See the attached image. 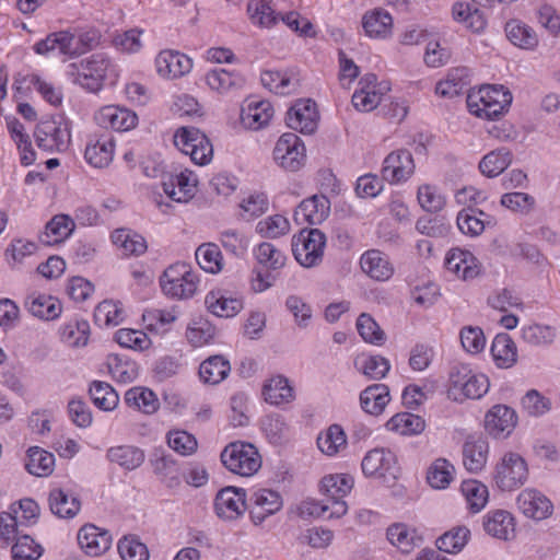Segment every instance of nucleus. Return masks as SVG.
<instances>
[{
  "label": "nucleus",
  "mask_w": 560,
  "mask_h": 560,
  "mask_svg": "<svg viewBox=\"0 0 560 560\" xmlns=\"http://www.w3.org/2000/svg\"><path fill=\"white\" fill-rule=\"evenodd\" d=\"M508 39L516 47L533 50L538 45L536 32L520 20H511L505 24Z\"/></svg>",
  "instance_id": "45"
},
{
  "label": "nucleus",
  "mask_w": 560,
  "mask_h": 560,
  "mask_svg": "<svg viewBox=\"0 0 560 560\" xmlns=\"http://www.w3.org/2000/svg\"><path fill=\"white\" fill-rule=\"evenodd\" d=\"M245 490L235 487L221 489L214 499V511L222 520H236L246 511Z\"/></svg>",
  "instance_id": "18"
},
{
  "label": "nucleus",
  "mask_w": 560,
  "mask_h": 560,
  "mask_svg": "<svg viewBox=\"0 0 560 560\" xmlns=\"http://www.w3.org/2000/svg\"><path fill=\"white\" fill-rule=\"evenodd\" d=\"M196 187L197 176L188 170L171 176L168 182L163 183L164 192L176 202H187L191 199Z\"/></svg>",
  "instance_id": "25"
},
{
  "label": "nucleus",
  "mask_w": 560,
  "mask_h": 560,
  "mask_svg": "<svg viewBox=\"0 0 560 560\" xmlns=\"http://www.w3.org/2000/svg\"><path fill=\"white\" fill-rule=\"evenodd\" d=\"M90 325L86 320L71 319L59 328L60 339L69 347L79 348L88 343Z\"/></svg>",
  "instance_id": "54"
},
{
  "label": "nucleus",
  "mask_w": 560,
  "mask_h": 560,
  "mask_svg": "<svg viewBox=\"0 0 560 560\" xmlns=\"http://www.w3.org/2000/svg\"><path fill=\"white\" fill-rule=\"evenodd\" d=\"M5 125L11 140L19 151L21 164L24 166L32 165L36 160V153L24 125L12 116L5 118Z\"/></svg>",
  "instance_id": "27"
},
{
  "label": "nucleus",
  "mask_w": 560,
  "mask_h": 560,
  "mask_svg": "<svg viewBox=\"0 0 560 560\" xmlns=\"http://www.w3.org/2000/svg\"><path fill=\"white\" fill-rule=\"evenodd\" d=\"M354 369L371 380H381L386 376L390 369L387 359L381 355L366 353L358 354L353 360Z\"/></svg>",
  "instance_id": "46"
},
{
  "label": "nucleus",
  "mask_w": 560,
  "mask_h": 560,
  "mask_svg": "<svg viewBox=\"0 0 560 560\" xmlns=\"http://www.w3.org/2000/svg\"><path fill=\"white\" fill-rule=\"evenodd\" d=\"M517 422L515 411L505 406H493L486 415L485 428L494 438H506L514 430Z\"/></svg>",
  "instance_id": "20"
},
{
  "label": "nucleus",
  "mask_w": 560,
  "mask_h": 560,
  "mask_svg": "<svg viewBox=\"0 0 560 560\" xmlns=\"http://www.w3.org/2000/svg\"><path fill=\"white\" fill-rule=\"evenodd\" d=\"M246 12L250 23L260 28L273 27L280 18L269 0H249Z\"/></svg>",
  "instance_id": "42"
},
{
  "label": "nucleus",
  "mask_w": 560,
  "mask_h": 560,
  "mask_svg": "<svg viewBox=\"0 0 560 560\" xmlns=\"http://www.w3.org/2000/svg\"><path fill=\"white\" fill-rule=\"evenodd\" d=\"M269 206L268 197L262 191H253L240 202L241 215L244 220H252L262 215Z\"/></svg>",
  "instance_id": "63"
},
{
  "label": "nucleus",
  "mask_w": 560,
  "mask_h": 560,
  "mask_svg": "<svg viewBox=\"0 0 560 560\" xmlns=\"http://www.w3.org/2000/svg\"><path fill=\"white\" fill-rule=\"evenodd\" d=\"M273 114L275 109L269 101L248 98L241 107L240 121L245 129L258 131L270 124Z\"/></svg>",
  "instance_id": "14"
},
{
  "label": "nucleus",
  "mask_w": 560,
  "mask_h": 560,
  "mask_svg": "<svg viewBox=\"0 0 560 560\" xmlns=\"http://www.w3.org/2000/svg\"><path fill=\"white\" fill-rule=\"evenodd\" d=\"M24 306L30 314L43 320L57 319L62 312V306L58 299L40 293L27 295Z\"/></svg>",
  "instance_id": "30"
},
{
  "label": "nucleus",
  "mask_w": 560,
  "mask_h": 560,
  "mask_svg": "<svg viewBox=\"0 0 560 560\" xmlns=\"http://www.w3.org/2000/svg\"><path fill=\"white\" fill-rule=\"evenodd\" d=\"M207 86L219 94H226L244 84L243 77L235 71L214 68L205 74Z\"/></svg>",
  "instance_id": "38"
},
{
  "label": "nucleus",
  "mask_w": 560,
  "mask_h": 560,
  "mask_svg": "<svg viewBox=\"0 0 560 560\" xmlns=\"http://www.w3.org/2000/svg\"><path fill=\"white\" fill-rule=\"evenodd\" d=\"M105 80V57L93 55L82 63L81 85L91 92H98L103 89Z\"/></svg>",
  "instance_id": "37"
},
{
  "label": "nucleus",
  "mask_w": 560,
  "mask_h": 560,
  "mask_svg": "<svg viewBox=\"0 0 560 560\" xmlns=\"http://www.w3.org/2000/svg\"><path fill=\"white\" fill-rule=\"evenodd\" d=\"M199 284V276L185 262H176L166 268L160 278L163 293L173 299L191 298Z\"/></svg>",
  "instance_id": "2"
},
{
  "label": "nucleus",
  "mask_w": 560,
  "mask_h": 560,
  "mask_svg": "<svg viewBox=\"0 0 560 560\" xmlns=\"http://www.w3.org/2000/svg\"><path fill=\"white\" fill-rule=\"evenodd\" d=\"M200 268L209 273H219L223 269V256L214 243L201 244L195 253Z\"/></svg>",
  "instance_id": "56"
},
{
  "label": "nucleus",
  "mask_w": 560,
  "mask_h": 560,
  "mask_svg": "<svg viewBox=\"0 0 560 560\" xmlns=\"http://www.w3.org/2000/svg\"><path fill=\"white\" fill-rule=\"evenodd\" d=\"M528 465L525 458L516 452H506L497 462L492 480L501 491H514L528 479Z\"/></svg>",
  "instance_id": "3"
},
{
  "label": "nucleus",
  "mask_w": 560,
  "mask_h": 560,
  "mask_svg": "<svg viewBox=\"0 0 560 560\" xmlns=\"http://www.w3.org/2000/svg\"><path fill=\"white\" fill-rule=\"evenodd\" d=\"M466 75L467 71L465 68L450 70L445 79L436 83L435 93L448 98L459 95L467 85Z\"/></svg>",
  "instance_id": "57"
},
{
  "label": "nucleus",
  "mask_w": 560,
  "mask_h": 560,
  "mask_svg": "<svg viewBox=\"0 0 560 560\" xmlns=\"http://www.w3.org/2000/svg\"><path fill=\"white\" fill-rule=\"evenodd\" d=\"M125 401L130 408L145 415H153L160 407L156 394L144 386L130 387L125 393Z\"/></svg>",
  "instance_id": "40"
},
{
  "label": "nucleus",
  "mask_w": 560,
  "mask_h": 560,
  "mask_svg": "<svg viewBox=\"0 0 560 560\" xmlns=\"http://www.w3.org/2000/svg\"><path fill=\"white\" fill-rule=\"evenodd\" d=\"M221 462L231 472L242 477H250L261 467V456L257 448L242 441L226 445L221 453Z\"/></svg>",
  "instance_id": "5"
},
{
  "label": "nucleus",
  "mask_w": 560,
  "mask_h": 560,
  "mask_svg": "<svg viewBox=\"0 0 560 560\" xmlns=\"http://www.w3.org/2000/svg\"><path fill=\"white\" fill-rule=\"evenodd\" d=\"M260 81L266 89L279 95L291 94L300 85L299 73L295 69L265 70L260 74Z\"/></svg>",
  "instance_id": "22"
},
{
  "label": "nucleus",
  "mask_w": 560,
  "mask_h": 560,
  "mask_svg": "<svg viewBox=\"0 0 560 560\" xmlns=\"http://www.w3.org/2000/svg\"><path fill=\"white\" fill-rule=\"evenodd\" d=\"M326 236L318 229L302 230L292 238V253L295 260L305 268L318 266L324 256Z\"/></svg>",
  "instance_id": "7"
},
{
  "label": "nucleus",
  "mask_w": 560,
  "mask_h": 560,
  "mask_svg": "<svg viewBox=\"0 0 560 560\" xmlns=\"http://www.w3.org/2000/svg\"><path fill=\"white\" fill-rule=\"evenodd\" d=\"M13 560H38L44 548L30 535H20L11 548Z\"/></svg>",
  "instance_id": "62"
},
{
  "label": "nucleus",
  "mask_w": 560,
  "mask_h": 560,
  "mask_svg": "<svg viewBox=\"0 0 560 560\" xmlns=\"http://www.w3.org/2000/svg\"><path fill=\"white\" fill-rule=\"evenodd\" d=\"M362 27L366 36L385 39L392 34L393 18L383 9H374L362 16Z\"/></svg>",
  "instance_id": "33"
},
{
  "label": "nucleus",
  "mask_w": 560,
  "mask_h": 560,
  "mask_svg": "<svg viewBox=\"0 0 560 560\" xmlns=\"http://www.w3.org/2000/svg\"><path fill=\"white\" fill-rule=\"evenodd\" d=\"M74 229L73 220L66 214L55 215L45 228L40 236L44 244L55 245L68 238Z\"/></svg>",
  "instance_id": "48"
},
{
  "label": "nucleus",
  "mask_w": 560,
  "mask_h": 560,
  "mask_svg": "<svg viewBox=\"0 0 560 560\" xmlns=\"http://www.w3.org/2000/svg\"><path fill=\"white\" fill-rule=\"evenodd\" d=\"M107 457L122 468L132 470L143 463L144 453L136 446L125 445L107 450Z\"/></svg>",
  "instance_id": "58"
},
{
  "label": "nucleus",
  "mask_w": 560,
  "mask_h": 560,
  "mask_svg": "<svg viewBox=\"0 0 560 560\" xmlns=\"http://www.w3.org/2000/svg\"><path fill=\"white\" fill-rule=\"evenodd\" d=\"M470 530L466 526H458L442 535L436 540L439 550L446 553H458L467 545Z\"/></svg>",
  "instance_id": "60"
},
{
  "label": "nucleus",
  "mask_w": 560,
  "mask_h": 560,
  "mask_svg": "<svg viewBox=\"0 0 560 560\" xmlns=\"http://www.w3.org/2000/svg\"><path fill=\"white\" fill-rule=\"evenodd\" d=\"M37 147L46 152H65L71 141L70 124L61 116L42 119L35 127Z\"/></svg>",
  "instance_id": "4"
},
{
  "label": "nucleus",
  "mask_w": 560,
  "mask_h": 560,
  "mask_svg": "<svg viewBox=\"0 0 560 560\" xmlns=\"http://www.w3.org/2000/svg\"><path fill=\"white\" fill-rule=\"evenodd\" d=\"M387 539L402 552H409L418 544L416 532L406 524L397 523L387 528Z\"/></svg>",
  "instance_id": "59"
},
{
  "label": "nucleus",
  "mask_w": 560,
  "mask_h": 560,
  "mask_svg": "<svg viewBox=\"0 0 560 560\" xmlns=\"http://www.w3.org/2000/svg\"><path fill=\"white\" fill-rule=\"evenodd\" d=\"M330 212V201L324 195H315L303 200L294 211V220L299 224L311 225L324 222Z\"/></svg>",
  "instance_id": "21"
},
{
  "label": "nucleus",
  "mask_w": 560,
  "mask_h": 560,
  "mask_svg": "<svg viewBox=\"0 0 560 560\" xmlns=\"http://www.w3.org/2000/svg\"><path fill=\"white\" fill-rule=\"evenodd\" d=\"M117 549L122 560H149V549L136 535L119 539Z\"/></svg>",
  "instance_id": "64"
},
{
  "label": "nucleus",
  "mask_w": 560,
  "mask_h": 560,
  "mask_svg": "<svg viewBox=\"0 0 560 560\" xmlns=\"http://www.w3.org/2000/svg\"><path fill=\"white\" fill-rule=\"evenodd\" d=\"M78 542L86 556L98 557L105 550V532L93 524H86L78 533Z\"/></svg>",
  "instance_id": "49"
},
{
  "label": "nucleus",
  "mask_w": 560,
  "mask_h": 560,
  "mask_svg": "<svg viewBox=\"0 0 560 560\" xmlns=\"http://www.w3.org/2000/svg\"><path fill=\"white\" fill-rule=\"evenodd\" d=\"M205 304L211 314L223 318L234 317L244 307L241 298L232 296L221 289L208 292L205 298Z\"/></svg>",
  "instance_id": "23"
},
{
  "label": "nucleus",
  "mask_w": 560,
  "mask_h": 560,
  "mask_svg": "<svg viewBox=\"0 0 560 560\" xmlns=\"http://www.w3.org/2000/svg\"><path fill=\"white\" fill-rule=\"evenodd\" d=\"M456 469L454 465L446 458L440 457L434 459L427 469V482L435 490H444L455 479Z\"/></svg>",
  "instance_id": "39"
},
{
  "label": "nucleus",
  "mask_w": 560,
  "mask_h": 560,
  "mask_svg": "<svg viewBox=\"0 0 560 560\" xmlns=\"http://www.w3.org/2000/svg\"><path fill=\"white\" fill-rule=\"evenodd\" d=\"M459 491L470 514L481 512L488 504V487L479 480L467 479L462 481Z\"/></svg>",
  "instance_id": "35"
},
{
  "label": "nucleus",
  "mask_w": 560,
  "mask_h": 560,
  "mask_svg": "<svg viewBox=\"0 0 560 560\" xmlns=\"http://www.w3.org/2000/svg\"><path fill=\"white\" fill-rule=\"evenodd\" d=\"M253 254L259 267L270 271L283 268L287 261L284 253L269 242L257 245Z\"/></svg>",
  "instance_id": "53"
},
{
  "label": "nucleus",
  "mask_w": 560,
  "mask_h": 560,
  "mask_svg": "<svg viewBox=\"0 0 560 560\" xmlns=\"http://www.w3.org/2000/svg\"><path fill=\"white\" fill-rule=\"evenodd\" d=\"M316 444L323 454L335 457L347 448L348 438L341 425L331 424L318 434Z\"/></svg>",
  "instance_id": "36"
},
{
  "label": "nucleus",
  "mask_w": 560,
  "mask_h": 560,
  "mask_svg": "<svg viewBox=\"0 0 560 560\" xmlns=\"http://www.w3.org/2000/svg\"><path fill=\"white\" fill-rule=\"evenodd\" d=\"M516 505L524 516L535 521L548 518L553 511L550 499L534 488L523 489L517 494Z\"/></svg>",
  "instance_id": "15"
},
{
  "label": "nucleus",
  "mask_w": 560,
  "mask_h": 560,
  "mask_svg": "<svg viewBox=\"0 0 560 560\" xmlns=\"http://www.w3.org/2000/svg\"><path fill=\"white\" fill-rule=\"evenodd\" d=\"M483 528L488 535L497 539L510 540L515 534V520L509 511H489L483 516Z\"/></svg>",
  "instance_id": "28"
},
{
  "label": "nucleus",
  "mask_w": 560,
  "mask_h": 560,
  "mask_svg": "<svg viewBox=\"0 0 560 560\" xmlns=\"http://www.w3.org/2000/svg\"><path fill=\"white\" fill-rule=\"evenodd\" d=\"M453 19L465 25L475 33L482 32L487 26V20L483 12L466 2H456L452 7Z\"/></svg>",
  "instance_id": "43"
},
{
  "label": "nucleus",
  "mask_w": 560,
  "mask_h": 560,
  "mask_svg": "<svg viewBox=\"0 0 560 560\" xmlns=\"http://www.w3.org/2000/svg\"><path fill=\"white\" fill-rule=\"evenodd\" d=\"M447 271L462 280L475 279L481 271L478 259L466 249L452 248L445 257Z\"/></svg>",
  "instance_id": "19"
},
{
  "label": "nucleus",
  "mask_w": 560,
  "mask_h": 560,
  "mask_svg": "<svg viewBox=\"0 0 560 560\" xmlns=\"http://www.w3.org/2000/svg\"><path fill=\"white\" fill-rule=\"evenodd\" d=\"M73 35L67 31L55 32L46 36V38L35 43L33 46L37 55L48 56L50 54H59L72 56L75 50L72 47Z\"/></svg>",
  "instance_id": "34"
},
{
  "label": "nucleus",
  "mask_w": 560,
  "mask_h": 560,
  "mask_svg": "<svg viewBox=\"0 0 560 560\" xmlns=\"http://www.w3.org/2000/svg\"><path fill=\"white\" fill-rule=\"evenodd\" d=\"M513 101L511 91L501 84H486L467 95V108L478 118L494 120L505 114Z\"/></svg>",
  "instance_id": "1"
},
{
  "label": "nucleus",
  "mask_w": 560,
  "mask_h": 560,
  "mask_svg": "<svg viewBox=\"0 0 560 560\" xmlns=\"http://www.w3.org/2000/svg\"><path fill=\"white\" fill-rule=\"evenodd\" d=\"M156 73L163 79H178L192 69V59L178 50L164 49L155 57Z\"/></svg>",
  "instance_id": "16"
},
{
  "label": "nucleus",
  "mask_w": 560,
  "mask_h": 560,
  "mask_svg": "<svg viewBox=\"0 0 560 560\" xmlns=\"http://www.w3.org/2000/svg\"><path fill=\"white\" fill-rule=\"evenodd\" d=\"M262 396L266 402L279 407L291 404L295 399V392L288 377L277 374L265 381Z\"/></svg>",
  "instance_id": "24"
},
{
  "label": "nucleus",
  "mask_w": 560,
  "mask_h": 560,
  "mask_svg": "<svg viewBox=\"0 0 560 560\" xmlns=\"http://www.w3.org/2000/svg\"><path fill=\"white\" fill-rule=\"evenodd\" d=\"M283 502L279 492L271 489H257L252 492L247 509L255 525L262 524L268 517L282 509Z\"/></svg>",
  "instance_id": "12"
},
{
  "label": "nucleus",
  "mask_w": 560,
  "mask_h": 560,
  "mask_svg": "<svg viewBox=\"0 0 560 560\" xmlns=\"http://www.w3.org/2000/svg\"><path fill=\"white\" fill-rule=\"evenodd\" d=\"M489 380L482 373H476L467 365L455 366L450 374L448 393L455 400L479 399L489 390Z\"/></svg>",
  "instance_id": "6"
},
{
  "label": "nucleus",
  "mask_w": 560,
  "mask_h": 560,
  "mask_svg": "<svg viewBox=\"0 0 560 560\" xmlns=\"http://www.w3.org/2000/svg\"><path fill=\"white\" fill-rule=\"evenodd\" d=\"M490 351L498 368L509 369L517 361L516 345L508 334L497 335Z\"/></svg>",
  "instance_id": "44"
},
{
  "label": "nucleus",
  "mask_w": 560,
  "mask_h": 560,
  "mask_svg": "<svg viewBox=\"0 0 560 560\" xmlns=\"http://www.w3.org/2000/svg\"><path fill=\"white\" fill-rule=\"evenodd\" d=\"M112 243L117 252L125 257L140 256L145 253V240L130 229H117L110 235Z\"/></svg>",
  "instance_id": "31"
},
{
  "label": "nucleus",
  "mask_w": 560,
  "mask_h": 560,
  "mask_svg": "<svg viewBox=\"0 0 560 560\" xmlns=\"http://www.w3.org/2000/svg\"><path fill=\"white\" fill-rule=\"evenodd\" d=\"M272 159L279 167L289 172H296L306 160L305 144L296 133L285 132L277 140Z\"/></svg>",
  "instance_id": "8"
},
{
  "label": "nucleus",
  "mask_w": 560,
  "mask_h": 560,
  "mask_svg": "<svg viewBox=\"0 0 560 560\" xmlns=\"http://www.w3.org/2000/svg\"><path fill=\"white\" fill-rule=\"evenodd\" d=\"M354 486V479L348 474H330L320 480V492L331 500V512L327 518H339L348 511L343 501Z\"/></svg>",
  "instance_id": "9"
},
{
  "label": "nucleus",
  "mask_w": 560,
  "mask_h": 560,
  "mask_svg": "<svg viewBox=\"0 0 560 560\" xmlns=\"http://www.w3.org/2000/svg\"><path fill=\"white\" fill-rule=\"evenodd\" d=\"M511 163V151L506 148H500L489 152L481 159L479 170L487 177H495L503 173Z\"/></svg>",
  "instance_id": "55"
},
{
  "label": "nucleus",
  "mask_w": 560,
  "mask_h": 560,
  "mask_svg": "<svg viewBox=\"0 0 560 560\" xmlns=\"http://www.w3.org/2000/svg\"><path fill=\"white\" fill-rule=\"evenodd\" d=\"M389 91L387 82H377L374 73L363 75L358 89L354 91L351 102L355 109L368 113L377 107L382 97Z\"/></svg>",
  "instance_id": "11"
},
{
  "label": "nucleus",
  "mask_w": 560,
  "mask_h": 560,
  "mask_svg": "<svg viewBox=\"0 0 560 560\" xmlns=\"http://www.w3.org/2000/svg\"><path fill=\"white\" fill-rule=\"evenodd\" d=\"M489 443L482 436H470L463 446V464L470 472H479L487 464Z\"/></svg>",
  "instance_id": "29"
},
{
  "label": "nucleus",
  "mask_w": 560,
  "mask_h": 560,
  "mask_svg": "<svg viewBox=\"0 0 560 560\" xmlns=\"http://www.w3.org/2000/svg\"><path fill=\"white\" fill-rule=\"evenodd\" d=\"M230 371L229 360L222 355H212L200 364L199 376L203 383L215 385L225 380Z\"/></svg>",
  "instance_id": "47"
},
{
  "label": "nucleus",
  "mask_w": 560,
  "mask_h": 560,
  "mask_svg": "<svg viewBox=\"0 0 560 560\" xmlns=\"http://www.w3.org/2000/svg\"><path fill=\"white\" fill-rule=\"evenodd\" d=\"M385 427L388 431L400 435H417L424 430L425 422L418 415L400 412L393 416Z\"/></svg>",
  "instance_id": "50"
},
{
  "label": "nucleus",
  "mask_w": 560,
  "mask_h": 560,
  "mask_svg": "<svg viewBox=\"0 0 560 560\" xmlns=\"http://www.w3.org/2000/svg\"><path fill=\"white\" fill-rule=\"evenodd\" d=\"M319 114L312 100H299L288 110L287 126L303 135H312L318 126Z\"/></svg>",
  "instance_id": "13"
},
{
  "label": "nucleus",
  "mask_w": 560,
  "mask_h": 560,
  "mask_svg": "<svg viewBox=\"0 0 560 560\" xmlns=\"http://www.w3.org/2000/svg\"><path fill=\"white\" fill-rule=\"evenodd\" d=\"M362 271L376 281H387L394 273V267L388 257L378 249H369L360 257Z\"/></svg>",
  "instance_id": "26"
},
{
  "label": "nucleus",
  "mask_w": 560,
  "mask_h": 560,
  "mask_svg": "<svg viewBox=\"0 0 560 560\" xmlns=\"http://www.w3.org/2000/svg\"><path fill=\"white\" fill-rule=\"evenodd\" d=\"M396 456L392 451L386 448H373L364 455L361 468L366 477L396 478Z\"/></svg>",
  "instance_id": "17"
},
{
  "label": "nucleus",
  "mask_w": 560,
  "mask_h": 560,
  "mask_svg": "<svg viewBox=\"0 0 560 560\" xmlns=\"http://www.w3.org/2000/svg\"><path fill=\"white\" fill-rule=\"evenodd\" d=\"M49 508L60 518H72L79 513L81 502L71 490L54 488L49 493Z\"/></svg>",
  "instance_id": "32"
},
{
  "label": "nucleus",
  "mask_w": 560,
  "mask_h": 560,
  "mask_svg": "<svg viewBox=\"0 0 560 560\" xmlns=\"http://www.w3.org/2000/svg\"><path fill=\"white\" fill-rule=\"evenodd\" d=\"M54 467L55 456L51 453L38 446L28 448L25 468L31 475L46 477L52 472Z\"/></svg>",
  "instance_id": "52"
},
{
  "label": "nucleus",
  "mask_w": 560,
  "mask_h": 560,
  "mask_svg": "<svg viewBox=\"0 0 560 560\" xmlns=\"http://www.w3.org/2000/svg\"><path fill=\"white\" fill-rule=\"evenodd\" d=\"M389 400V389L385 384H373L360 394L362 409L373 416L381 415Z\"/></svg>",
  "instance_id": "41"
},
{
  "label": "nucleus",
  "mask_w": 560,
  "mask_h": 560,
  "mask_svg": "<svg viewBox=\"0 0 560 560\" xmlns=\"http://www.w3.org/2000/svg\"><path fill=\"white\" fill-rule=\"evenodd\" d=\"M290 221L282 214L269 215L256 224V232L266 238H278L290 232Z\"/></svg>",
  "instance_id": "61"
},
{
  "label": "nucleus",
  "mask_w": 560,
  "mask_h": 560,
  "mask_svg": "<svg viewBox=\"0 0 560 560\" xmlns=\"http://www.w3.org/2000/svg\"><path fill=\"white\" fill-rule=\"evenodd\" d=\"M176 318L173 310L148 308L142 314L144 328L155 335L167 332Z\"/></svg>",
  "instance_id": "51"
},
{
  "label": "nucleus",
  "mask_w": 560,
  "mask_h": 560,
  "mask_svg": "<svg viewBox=\"0 0 560 560\" xmlns=\"http://www.w3.org/2000/svg\"><path fill=\"white\" fill-rule=\"evenodd\" d=\"M415 160L410 151L399 149L390 152L383 161L381 174L390 185L408 182L415 173Z\"/></svg>",
  "instance_id": "10"
}]
</instances>
